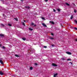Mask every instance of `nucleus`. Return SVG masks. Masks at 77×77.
<instances>
[{"instance_id":"1","label":"nucleus","mask_w":77,"mask_h":77,"mask_svg":"<svg viewBox=\"0 0 77 77\" xmlns=\"http://www.w3.org/2000/svg\"><path fill=\"white\" fill-rule=\"evenodd\" d=\"M52 66H57V64H56L54 63H52Z\"/></svg>"},{"instance_id":"2","label":"nucleus","mask_w":77,"mask_h":77,"mask_svg":"<svg viewBox=\"0 0 77 77\" xmlns=\"http://www.w3.org/2000/svg\"><path fill=\"white\" fill-rule=\"evenodd\" d=\"M42 25L44 26V27H47V26L45 23H42Z\"/></svg>"},{"instance_id":"3","label":"nucleus","mask_w":77,"mask_h":77,"mask_svg":"<svg viewBox=\"0 0 77 77\" xmlns=\"http://www.w3.org/2000/svg\"><path fill=\"white\" fill-rule=\"evenodd\" d=\"M0 62L1 63L2 65H4V63H3V61H2V60H0Z\"/></svg>"},{"instance_id":"4","label":"nucleus","mask_w":77,"mask_h":77,"mask_svg":"<svg viewBox=\"0 0 77 77\" xmlns=\"http://www.w3.org/2000/svg\"><path fill=\"white\" fill-rule=\"evenodd\" d=\"M0 37H4V35L2 34H0Z\"/></svg>"},{"instance_id":"5","label":"nucleus","mask_w":77,"mask_h":77,"mask_svg":"<svg viewBox=\"0 0 77 77\" xmlns=\"http://www.w3.org/2000/svg\"><path fill=\"white\" fill-rule=\"evenodd\" d=\"M3 74H4V73L3 72L0 71V75H3Z\"/></svg>"},{"instance_id":"6","label":"nucleus","mask_w":77,"mask_h":77,"mask_svg":"<svg viewBox=\"0 0 77 77\" xmlns=\"http://www.w3.org/2000/svg\"><path fill=\"white\" fill-rule=\"evenodd\" d=\"M66 53L67 54H70V55L71 54V52H66Z\"/></svg>"},{"instance_id":"7","label":"nucleus","mask_w":77,"mask_h":77,"mask_svg":"<svg viewBox=\"0 0 77 77\" xmlns=\"http://www.w3.org/2000/svg\"><path fill=\"white\" fill-rule=\"evenodd\" d=\"M49 23H51L52 24H54V22L53 21H50L49 22Z\"/></svg>"},{"instance_id":"8","label":"nucleus","mask_w":77,"mask_h":77,"mask_svg":"<svg viewBox=\"0 0 77 77\" xmlns=\"http://www.w3.org/2000/svg\"><path fill=\"white\" fill-rule=\"evenodd\" d=\"M66 5H67V6H70V5L67 2L66 3Z\"/></svg>"},{"instance_id":"9","label":"nucleus","mask_w":77,"mask_h":77,"mask_svg":"<svg viewBox=\"0 0 77 77\" xmlns=\"http://www.w3.org/2000/svg\"><path fill=\"white\" fill-rule=\"evenodd\" d=\"M57 73H56L55 74H54V77H56L57 76Z\"/></svg>"},{"instance_id":"10","label":"nucleus","mask_w":77,"mask_h":77,"mask_svg":"<svg viewBox=\"0 0 77 77\" xmlns=\"http://www.w3.org/2000/svg\"><path fill=\"white\" fill-rule=\"evenodd\" d=\"M1 26L2 27H4V26H5V25H4V24H1Z\"/></svg>"},{"instance_id":"11","label":"nucleus","mask_w":77,"mask_h":77,"mask_svg":"<svg viewBox=\"0 0 77 77\" xmlns=\"http://www.w3.org/2000/svg\"><path fill=\"white\" fill-rule=\"evenodd\" d=\"M61 59H62V60H65V58L63 57L62 58H61Z\"/></svg>"},{"instance_id":"12","label":"nucleus","mask_w":77,"mask_h":77,"mask_svg":"<svg viewBox=\"0 0 77 77\" xmlns=\"http://www.w3.org/2000/svg\"><path fill=\"white\" fill-rule=\"evenodd\" d=\"M73 18V15H72V16H71V17H70V19L71 20H72V19Z\"/></svg>"},{"instance_id":"13","label":"nucleus","mask_w":77,"mask_h":77,"mask_svg":"<svg viewBox=\"0 0 77 77\" xmlns=\"http://www.w3.org/2000/svg\"><path fill=\"white\" fill-rule=\"evenodd\" d=\"M30 70H32L33 69V67L31 66L30 67Z\"/></svg>"},{"instance_id":"14","label":"nucleus","mask_w":77,"mask_h":77,"mask_svg":"<svg viewBox=\"0 0 77 77\" xmlns=\"http://www.w3.org/2000/svg\"><path fill=\"white\" fill-rule=\"evenodd\" d=\"M25 7L26 8H28V9H30V7L29 6H28V7L25 6Z\"/></svg>"},{"instance_id":"15","label":"nucleus","mask_w":77,"mask_h":77,"mask_svg":"<svg viewBox=\"0 0 77 77\" xmlns=\"http://www.w3.org/2000/svg\"><path fill=\"white\" fill-rule=\"evenodd\" d=\"M15 56H16V57H20V56H19V55L17 54H15Z\"/></svg>"},{"instance_id":"16","label":"nucleus","mask_w":77,"mask_h":77,"mask_svg":"<svg viewBox=\"0 0 77 77\" xmlns=\"http://www.w3.org/2000/svg\"><path fill=\"white\" fill-rule=\"evenodd\" d=\"M22 39L23 40V41H25L26 40V38H22Z\"/></svg>"},{"instance_id":"17","label":"nucleus","mask_w":77,"mask_h":77,"mask_svg":"<svg viewBox=\"0 0 77 77\" xmlns=\"http://www.w3.org/2000/svg\"><path fill=\"white\" fill-rule=\"evenodd\" d=\"M29 30H31V31H32L33 30V29H32L31 28H29Z\"/></svg>"},{"instance_id":"18","label":"nucleus","mask_w":77,"mask_h":77,"mask_svg":"<svg viewBox=\"0 0 77 77\" xmlns=\"http://www.w3.org/2000/svg\"><path fill=\"white\" fill-rule=\"evenodd\" d=\"M57 10L58 12H60V10L59 9H57Z\"/></svg>"},{"instance_id":"19","label":"nucleus","mask_w":77,"mask_h":77,"mask_svg":"<svg viewBox=\"0 0 77 77\" xmlns=\"http://www.w3.org/2000/svg\"><path fill=\"white\" fill-rule=\"evenodd\" d=\"M14 20H16V21H18V19L16 18H14Z\"/></svg>"},{"instance_id":"20","label":"nucleus","mask_w":77,"mask_h":77,"mask_svg":"<svg viewBox=\"0 0 77 77\" xmlns=\"http://www.w3.org/2000/svg\"><path fill=\"white\" fill-rule=\"evenodd\" d=\"M74 12L75 13H76V12H77V11L75 10H74Z\"/></svg>"},{"instance_id":"21","label":"nucleus","mask_w":77,"mask_h":77,"mask_svg":"<svg viewBox=\"0 0 77 77\" xmlns=\"http://www.w3.org/2000/svg\"><path fill=\"white\" fill-rule=\"evenodd\" d=\"M2 48L3 49H5V46H3L2 47Z\"/></svg>"},{"instance_id":"22","label":"nucleus","mask_w":77,"mask_h":77,"mask_svg":"<svg viewBox=\"0 0 77 77\" xmlns=\"http://www.w3.org/2000/svg\"><path fill=\"white\" fill-rule=\"evenodd\" d=\"M8 26H12V25L10 24H8Z\"/></svg>"},{"instance_id":"23","label":"nucleus","mask_w":77,"mask_h":77,"mask_svg":"<svg viewBox=\"0 0 77 77\" xmlns=\"http://www.w3.org/2000/svg\"><path fill=\"white\" fill-rule=\"evenodd\" d=\"M43 48H47V46H43Z\"/></svg>"},{"instance_id":"24","label":"nucleus","mask_w":77,"mask_h":77,"mask_svg":"<svg viewBox=\"0 0 77 77\" xmlns=\"http://www.w3.org/2000/svg\"><path fill=\"white\" fill-rule=\"evenodd\" d=\"M49 38H50L51 39H52V40L54 39V38H53L50 37Z\"/></svg>"},{"instance_id":"25","label":"nucleus","mask_w":77,"mask_h":77,"mask_svg":"<svg viewBox=\"0 0 77 77\" xmlns=\"http://www.w3.org/2000/svg\"><path fill=\"white\" fill-rule=\"evenodd\" d=\"M67 60L69 61V60H71L70 59H68Z\"/></svg>"},{"instance_id":"26","label":"nucleus","mask_w":77,"mask_h":77,"mask_svg":"<svg viewBox=\"0 0 77 77\" xmlns=\"http://www.w3.org/2000/svg\"><path fill=\"white\" fill-rule=\"evenodd\" d=\"M75 23H77V20H75Z\"/></svg>"},{"instance_id":"27","label":"nucleus","mask_w":77,"mask_h":77,"mask_svg":"<svg viewBox=\"0 0 77 77\" xmlns=\"http://www.w3.org/2000/svg\"><path fill=\"white\" fill-rule=\"evenodd\" d=\"M23 26H25V24H24V22L23 23Z\"/></svg>"},{"instance_id":"28","label":"nucleus","mask_w":77,"mask_h":77,"mask_svg":"<svg viewBox=\"0 0 77 77\" xmlns=\"http://www.w3.org/2000/svg\"><path fill=\"white\" fill-rule=\"evenodd\" d=\"M13 75V77H16V75Z\"/></svg>"},{"instance_id":"29","label":"nucleus","mask_w":77,"mask_h":77,"mask_svg":"<svg viewBox=\"0 0 77 77\" xmlns=\"http://www.w3.org/2000/svg\"><path fill=\"white\" fill-rule=\"evenodd\" d=\"M74 29H75V30H77V28L75 27Z\"/></svg>"},{"instance_id":"30","label":"nucleus","mask_w":77,"mask_h":77,"mask_svg":"<svg viewBox=\"0 0 77 77\" xmlns=\"http://www.w3.org/2000/svg\"><path fill=\"white\" fill-rule=\"evenodd\" d=\"M53 11H54V12H56V10H55V9H54Z\"/></svg>"},{"instance_id":"31","label":"nucleus","mask_w":77,"mask_h":77,"mask_svg":"<svg viewBox=\"0 0 77 77\" xmlns=\"http://www.w3.org/2000/svg\"><path fill=\"white\" fill-rule=\"evenodd\" d=\"M3 60V58H0V60Z\"/></svg>"},{"instance_id":"32","label":"nucleus","mask_w":77,"mask_h":77,"mask_svg":"<svg viewBox=\"0 0 77 77\" xmlns=\"http://www.w3.org/2000/svg\"><path fill=\"white\" fill-rule=\"evenodd\" d=\"M35 65H38V63H35Z\"/></svg>"},{"instance_id":"33","label":"nucleus","mask_w":77,"mask_h":77,"mask_svg":"<svg viewBox=\"0 0 77 77\" xmlns=\"http://www.w3.org/2000/svg\"><path fill=\"white\" fill-rule=\"evenodd\" d=\"M42 18L43 19V20H45V18L44 17H42Z\"/></svg>"},{"instance_id":"34","label":"nucleus","mask_w":77,"mask_h":77,"mask_svg":"<svg viewBox=\"0 0 77 77\" xmlns=\"http://www.w3.org/2000/svg\"><path fill=\"white\" fill-rule=\"evenodd\" d=\"M71 63V65H72V62H70L69 63Z\"/></svg>"},{"instance_id":"35","label":"nucleus","mask_w":77,"mask_h":77,"mask_svg":"<svg viewBox=\"0 0 77 77\" xmlns=\"http://www.w3.org/2000/svg\"><path fill=\"white\" fill-rule=\"evenodd\" d=\"M51 34L52 35V36H53L54 35V34L53 33H51Z\"/></svg>"},{"instance_id":"36","label":"nucleus","mask_w":77,"mask_h":77,"mask_svg":"<svg viewBox=\"0 0 77 77\" xmlns=\"http://www.w3.org/2000/svg\"><path fill=\"white\" fill-rule=\"evenodd\" d=\"M33 26H34V27H36V25H34Z\"/></svg>"},{"instance_id":"37","label":"nucleus","mask_w":77,"mask_h":77,"mask_svg":"<svg viewBox=\"0 0 77 77\" xmlns=\"http://www.w3.org/2000/svg\"><path fill=\"white\" fill-rule=\"evenodd\" d=\"M45 2H48V0H45Z\"/></svg>"},{"instance_id":"38","label":"nucleus","mask_w":77,"mask_h":77,"mask_svg":"<svg viewBox=\"0 0 77 77\" xmlns=\"http://www.w3.org/2000/svg\"><path fill=\"white\" fill-rule=\"evenodd\" d=\"M73 5H74V6H75V4H74V3H73Z\"/></svg>"},{"instance_id":"39","label":"nucleus","mask_w":77,"mask_h":77,"mask_svg":"<svg viewBox=\"0 0 77 77\" xmlns=\"http://www.w3.org/2000/svg\"><path fill=\"white\" fill-rule=\"evenodd\" d=\"M32 25H34V23H32L31 26H32Z\"/></svg>"},{"instance_id":"40","label":"nucleus","mask_w":77,"mask_h":77,"mask_svg":"<svg viewBox=\"0 0 77 77\" xmlns=\"http://www.w3.org/2000/svg\"><path fill=\"white\" fill-rule=\"evenodd\" d=\"M75 41H76V42H77V39H75Z\"/></svg>"},{"instance_id":"41","label":"nucleus","mask_w":77,"mask_h":77,"mask_svg":"<svg viewBox=\"0 0 77 77\" xmlns=\"http://www.w3.org/2000/svg\"><path fill=\"white\" fill-rule=\"evenodd\" d=\"M52 47H54V45H52Z\"/></svg>"},{"instance_id":"42","label":"nucleus","mask_w":77,"mask_h":77,"mask_svg":"<svg viewBox=\"0 0 77 77\" xmlns=\"http://www.w3.org/2000/svg\"><path fill=\"white\" fill-rule=\"evenodd\" d=\"M2 46V45L0 44V47H1Z\"/></svg>"},{"instance_id":"43","label":"nucleus","mask_w":77,"mask_h":77,"mask_svg":"<svg viewBox=\"0 0 77 77\" xmlns=\"http://www.w3.org/2000/svg\"><path fill=\"white\" fill-rule=\"evenodd\" d=\"M24 22H26V20H24Z\"/></svg>"},{"instance_id":"44","label":"nucleus","mask_w":77,"mask_h":77,"mask_svg":"<svg viewBox=\"0 0 77 77\" xmlns=\"http://www.w3.org/2000/svg\"><path fill=\"white\" fill-rule=\"evenodd\" d=\"M61 26H63V25H62Z\"/></svg>"},{"instance_id":"45","label":"nucleus","mask_w":77,"mask_h":77,"mask_svg":"<svg viewBox=\"0 0 77 77\" xmlns=\"http://www.w3.org/2000/svg\"><path fill=\"white\" fill-rule=\"evenodd\" d=\"M21 0V1H23V0Z\"/></svg>"}]
</instances>
